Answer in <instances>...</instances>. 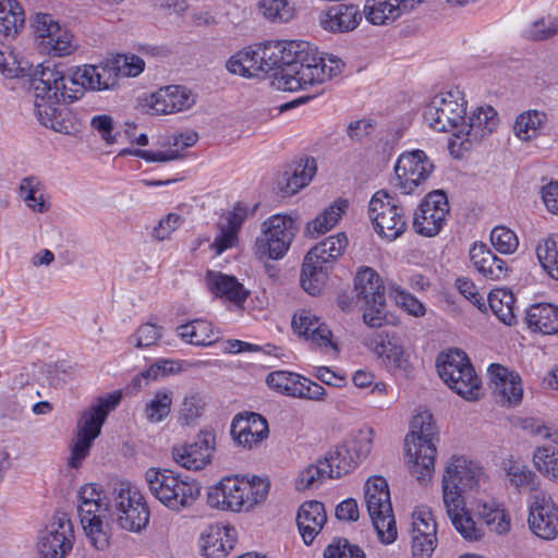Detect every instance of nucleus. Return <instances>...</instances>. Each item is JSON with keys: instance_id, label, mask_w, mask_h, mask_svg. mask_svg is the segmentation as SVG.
<instances>
[{"instance_id": "obj_1", "label": "nucleus", "mask_w": 558, "mask_h": 558, "mask_svg": "<svg viewBox=\"0 0 558 558\" xmlns=\"http://www.w3.org/2000/svg\"><path fill=\"white\" fill-rule=\"evenodd\" d=\"M486 475L478 462L454 454L445 465L441 476V497L447 515L456 531L466 541H480L485 532L466 509L463 493L476 490Z\"/></svg>"}, {"instance_id": "obj_2", "label": "nucleus", "mask_w": 558, "mask_h": 558, "mask_svg": "<svg viewBox=\"0 0 558 558\" xmlns=\"http://www.w3.org/2000/svg\"><path fill=\"white\" fill-rule=\"evenodd\" d=\"M34 106L41 125L54 132L73 135L80 131L74 113L62 102H73L78 95L73 93L69 74L54 64H38L31 78Z\"/></svg>"}, {"instance_id": "obj_3", "label": "nucleus", "mask_w": 558, "mask_h": 558, "mask_svg": "<svg viewBox=\"0 0 558 558\" xmlns=\"http://www.w3.org/2000/svg\"><path fill=\"white\" fill-rule=\"evenodd\" d=\"M270 486L267 476L227 475L208 487L206 502L219 511L250 513L267 500Z\"/></svg>"}, {"instance_id": "obj_4", "label": "nucleus", "mask_w": 558, "mask_h": 558, "mask_svg": "<svg viewBox=\"0 0 558 558\" xmlns=\"http://www.w3.org/2000/svg\"><path fill=\"white\" fill-rule=\"evenodd\" d=\"M144 480L151 496L175 513L192 508L201 497L198 481L169 469L149 468Z\"/></svg>"}, {"instance_id": "obj_5", "label": "nucleus", "mask_w": 558, "mask_h": 558, "mask_svg": "<svg viewBox=\"0 0 558 558\" xmlns=\"http://www.w3.org/2000/svg\"><path fill=\"white\" fill-rule=\"evenodd\" d=\"M33 43L37 51L51 58H66L80 48V41L68 23L48 12L29 17Z\"/></svg>"}, {"instance_id": "obj_6", "label": "nucleus", "mask_w": 558, "mask_h": 558, "mask_svg": "<svg viewBox=\"0 0 558 558\" xmlns=\"http://www.w3.org/2000/svg\"><path fill=\"white\" fill-rule=\"evenodd\" d=\"M342 66V61L335 56L312 57L308 62H294L276 70L272 84L284 92L305 90L337 76Z\"/></svg>"}, {"instance_id": "obj_7", "label": "nucleus", "mask_w": 558, "mask_h": 558, "mask_svg": "<svg viewBox=\"0 0 558 558\" xmlns=\"http://www.w3.org/2000/svg\"><path fill=\"white\" fill-rule=\"evenodd\" d=\"M436 366L444 383L466 401L478 400L482 383L468 355L459 349H450L437 356Z\"/></svg>"}, {"instance_id": "obj_8", "label": "nucleus", "mask_w": 558, "mask_h": 558, "mask_svg": "<svg viewBox=\"0 0 558 558\" xmlns=\"http://www.w3.org/2000/svg\"><path fill=\"white\" fill-rule=\"evenodd\" d=\"M364 502L376 531L384 545H390L398 537L388 482L380 475L368 477L364 484Z\"/></svg>"}, {"instance_id": "obj_9", "label": "nucleus", "mask_w": 558, "mask_h": 558, "mask_svg": "<svg viewBox=\"0 0 558 558\" xmlns=\"http://www.w3.org/2000/svg\"><path fill=\"white\" fill-rule=\"evenodd\" d=\"M468 101L458 87L440 90L423 107V120L436 132L456 133L465 122Z\"/></svg>"}, {"instance_id": "obj_10", "label": "nucleus", "mask_w": 558, "mask_h": 558, "mask_svg": "<svg viewBox=\"0 0 558 558\" xmlns=\"http://www.w3.org/2000/svg\"><path fill=\"white\" fill-rule=\"evenodd\" d=\"M298 216L275 214L268 217L260 227L255 240L254 251L259 258L279 260L289 252L298 233Z\"/></svg>"}, {"instance_id": "obj_11", "label": "nucleus", "mask_w": 558, "mask_h": 558, "mask_svg": "<svg viewBox=\"0 0 558 558\" xmlns=\"http://www.w3.org/2000/svg\"><path fill=\"white\" fill-rule=\"evenodd\" d=\"M116 522L124 531L141 533L149 522V508L143 493L129 482L117 484L111 494Z\"/></svg>"}, {"instance_id": "obj_12", "label": "nucleus", "mask_w": 558, "mask_h": 558, "mask_svg": "<svg viewBox=\"0 0 558 558\" xmlns=\"http://www.w3.org/2000/svg\"><path fill=\"white\" fill-rule=\"evenodd\" d=\"M499 125L497 111L490 106L476 107L465 114V122L451 135L449 151L454 158H461L484 137L490 135Z\"/></svg>"}, {"instance_id": "obj_13", "label": "nucleus", "mask_w": 558, "mask_h": 558, "mask_svg": "<svg viewBox=\"0 0 558 558\" xmlns=\"http://www.w3.org/2000/svg\"><path fill=\"white\" fill-rule=\"evenodd\" d=\"M354 290L362 302L364 323L369 327H380L386 319V300L378 272L371 267H361L354 277Z\"/></svg>"}, {"instance_id": "obj_14", "label": "nucleus", "mask_w": 558, "mask_h": 558, "mask_svg": "<svg viewBox=\"0 0 558 558\" xmlns=\"http://www.w3.org/2000/svg\"><path fill=\"white\" fill-rule=\"evenodd\" d=\"M75 543L71 519L62 512L54 513L38 531L35 550L39 558H66Z\"/></svg>"}, {"instance_id": "obj_15", "label": "nucleus", "mask_w": 558, "mask_h": 558, "mask_svg": "<svg viewBox=\"0 0 558 558\" xmlns=\"http://www.w3.org/2000/svg\"><path fill=\"white\" fill-rule=\"evenodd\" d=\"M197 95L184 85H166L138 97L142 112L150 116H169L194 107Z\"/></svg>"}, {"instance_id": "obj_16", "label": "nucleus", "mask_w": 558, "mask_h": 558, "mask_svg": "<svg viewBox=\"0 0 558 558\" xmlns=\"http://www.w3.org/2000/svg\"><path fill=\"white\" fill-rule=\"evenodd\" d=\"M368 216L376 233L383 239L393 241L405 231L404 211L386 191H377L373 195Z\"/></svg>"}, {"instance_id": "obj_17", "label": "nucleus", "mask_w": 558, "mask_h": 558, "mask_svg": "<svg viewBox=\"0 0 558 558\" xmlns=\"http://www.w3.org/2000/svg\"><path fill=\"white\" fill-rule=\"evenodd\" d=\"M527 525L541 539L558 537V498L547 490H537L527 500Z\"/></svg>"}, {"instance_id": "obj_18", "label": "nucleus", "mask_w": 558, "mask_h": 558, "mask_svg": "<svg viewBox=\"0 0 558 558\" xmlns=\"http://www.w3.org/2000/svg\"><path fill=\"white\" fill-rule=\"evenodd\" d=\"M265 383L270 390L293 399L324 402L327 398V390L320 384L291 371L270 372Z\"/></svg>"}, {"instance_id": "obj_19", "label": "nucleus", "mask_w": 558, "mask_h": 558, "mask_svg": "<svg viewBox=\"0 0 558 558\" xmlns=\"http://www.w3.org/2000/svg\"><path fill=\"white\" fill-rule=\"evenodd\" d=\"M435 169L434 162L421 149L402 153L395 165L396 186L402 194H412L426 182Z\"/></svg>"}, {"instance_id": "obj_20", "label": "nucleus", "mask_w": 558, "mask_h": 558, "mask_svg": "<svg viewBox=\"0 0 558 558\" xmlns=\"http://www.w3.org/2000/svg\"><path fill=\"white\" fill-rule=\"evenodd\" d=\"M293 333L325 353H338L339 347L328 325L310 308H299L291 319Z\"/></svg>"}, {"instance_id": "obj_21", "label": "nucleus", "mask_w": 558, "mask_h": 558, "mask_svg": "<svg viewBox=\"0 0 558 558\" xmlns=\"http://www.w3.org/2000/svg\"><path fill=\"white\" fill-rule=\"evenodd\" d=\"M215 451V433L202 430L192 441L175 445L172 448V458L183 469L201 471L211 463Z\"/></svg>"}, {"instance_id": "obj_22", "label": "nucleus", "mask_w": 558, "mask_h": 558, "mask_svg": "<svg viewBox=\"0 0 558 558\" xmlns=\"http://www.w3.org/2000/svg\"><path fill=\"white\" fill-rule=\"evenodd\" d=\"M448 214L446 194L442 191L430 192L414 213L413 228L421 235L435 236L445 226Z\"/></svg>"}, {"instance_id": "obj_23", "label": "nucleus", "mask_w": 558, "mask_h": 558, "mask_svg": "<svg viewBox=\"0 0 558 558\" xmlns=\"http://www.w3.org/2000/svg\"><path fill=\"white\" fill-rule=\"evenodd\" d=\"M69 82L78 98L84 90H107L117 85V73L110 61L98 64H84L69 70Z\"/></svg>"}, {"instance_id": "obj_24", "label": "nucleus", "mask_w": 558, "mask_h": 558, "mask_svg": "<svg viewBox=\"0 0 558 558\" xmlns=\"http://www.w3.org/2000/svg\"><path fill=\"white\" fill-rule=\"evenodd\" d=\"M437 524L427 506H417L411 517V550L413 558H430L437 544Z\"/></svg>"}, {"instance_id": "obj_25", "label": "nucleus", "mask_w": 558, "mask_h": 558, "mask_svg": "<svg viewBox=\"0 0 558 558\" xmlns=\"http://www.w3.org/2000/svg\"><path fill=\"white\" fill-rule=\"evenodd\" d=\"M365 344L390 369L402 374L411 371L410 353L404 350L396 332H376L365 340Z\"/></svg>"}, {"instance_id": "obj_26", "label": "nucleus", "mask_w": 558, "mask_h": 558, "mask_svg": "<svg viewBox=\"0 0 558 558\" xmlns=\"http://www.w3.org/2000/svg\"><path fill=\"white\" fill-rule=\"evenodd\" d=\"M230 435L236 447L243 450H252L268 438V423L258 413H240L231 422Z\"/></svg>"}, {"instance_id": "obj_27", "label": "nucleus", "mask_w": 558, "mask_h": 558, "mask_svg": "<svg viewBox=\"0 0 558 558\" xmlns=\"http://www.w3.org/2000/svg\"><path fill=\"white\" fill-rule=\"evenodd\" d=\"M426 0H365L362 16L372 25H390L415 11Z\"/></svg>"}, {"instance_id": "obj_28", "label": "nucleus", "mask_w": 558, "mask_h": 558, "mask_svg": "<svg viewBox=\"0 0 558 558\" xmlns=\"http://www.w3.org/2000/svg\"><path fill=\"white\" fill-rule=\"evenodd\" d=\"M437 441L404 439L405 463L410 473L418 481H428L435 470Z\"/></svg>"}, {"instance_id": "obj_29", "label": "nucleus", "mask_w": 558, "mask_h": 558, "mask_svg": "<svg viewBox=\"0 0 558 558\" xmlns=\"http://www.w3.org/2000/svg\"><path fill=\"white\" fill-rule=\"evenodd\" d=\"M362 12L352 3H339L323 9L317 16L318 25L329 34H348L362 22Z\"/></svg>"}, {"instance_id": "obj_30", "label": "nucleus", "mask_w": 558, "mask_h": 558, "mask_svg": "<svg viewBox=\"0 0 558 558\" xmlns=\"http://www.w3.org/2000/svg\"><path fill=\"white\" fill-rule=\"evenodd\" d=\"M122 395L114 391L98 398L89 408L82 412L77 422V435L96 439L108 414L120 403Z\"/></svg>"}, {"instance_id": "obj_31", "label": "nucleus", "mask_w": 558, "mask_h": 558, "mask_svg": "<svg viewBox=\"0 0 558 558\" xmlns=\"http://www.w3.org/2000/svg\"><path fill=\"white\" fill-rule=\"evenodd\" d=\"M487 373L499 402L508 405H517L521 402L523 385L518 373L500 364H492Z\"/></svg>"}, {"instance_id": "obj_32", "label": "nucleus", "mask_w": 558, "mask_h": 558, "mask_svg": "<svg viewBox=\"0 0 558 558\" xmlns=\"http://www.w3.org/2000/svg\"><path fill=\"white\" fill-rule=\"evenodd\" d=\"M228 71L243 77H258L271 71L264 45H253L232 54L226 64Z\"/></svg>"}, {"instance_id": "obj_33", "label": "nucleus", "mask_w": 558, "mask_h": 558, "mask_svg": "<svg viewBox=\"0 0 558 558\" xmlns=\"http://www.w3.org/2000/svg\"><path fill=\"white\" fill-rule=\"evenodd\" d=\"M308 43L302 40H277L264 44V56L268 59L271 71L288 66L294 62H308Z\"/></svg>"}, {"instance_id": "obj_34", "label": "nucleus", "mask_w": 558, "mask_h": 558, "mask_svg": "<svg viewBox=\"0 0 558 558\" xmlns=\"http://www.w3.org/2000/svg\"><path fill=\"white\" fill-rule=\"evenodd\" d=\"M472 511L492 533L506 535L511 531V515L502 501L481 498L474 501Z\"/></svg>"}, {"instance_id": "obj_35", "label": "nucleus", "mask_w": 558, "mask_h": 558, "mask_svg": "<svg viewBox=\"0 0 558 558\" xmlns=\"http://www.w3.org/2000/svg\"><path fill=\"white\" fill-rule=\"evenodd\" d=\"M238 532L229 524L209 525L201 535L203 554L208 558H223L234 547Z\"/></svg>"}, {"instance_id": "obj_36", "label": "nucleus", "mask_w": 558, "mask_h": 558, "mask_svg": "<svg viewBox=\"0 0 558 558\" xmlns=\"http://www.w3.org/2000/svg\"><path fill=\"white\" fill-rule=\"evenodd\" d=\"M208 291L223 302L242 306L250 292L239 280L231 275L209 270L205 277Z\"/></svg>"}, {"instance_id": "obj_37", "label": "nucleus", "mask_w": 558, "mask_h": 558, "mask_svg": "<svg viewBox=\"0 0 558 558\" xmlns=\"http://www.w3.org/2000/svg\"><path fill=\"white\" fill-rule=\"evenodd\" d=\"M250 213L251 209L247 205L238 203L232 210L223 216V220L219 225V233L211 243L217 255L236 245L238 233Z\"/></svg>"}, {"instance_id": "obj_38", "label": "nucleus", "mask_w": 558, "mask_h": 558, "mask_svg": "<svg viewBox=\"0 0 558 558\" xmlns=\"http://www.w3.org/2000/svg\"><path fill=\"white\" fill-rule=\"evenodd\" d=\"M473 267L486 279L500 281L508 277L507 263L494 254L484 243H474L470 248Z\"/></svg>"}, {"instance_id": "obj_39", "label": "nucleus", "mask_w": 558, "mask_h": 558, "mask_svg": "<svg viewBox=\"0 0 558 558\" xmlns=\"http://www.w3.org/2000/svg\"><path fill=\"white\" fill-rule=\"evenodd\" d=\"M87 543L97 551H107L111 545L112 529L109 513L80 518Z\"/></svg>"}, {"instance_id": "obj_40", "label": "nucleus", "mask_w": 558, "mask_h": 558, "mask_svg": "<svg viewBox=\"0 0 558 558\" xmlns=\"http://www.w3.org/2000/svg\"><path fill=\"white\" fill-rule=\"evenodd\" d=\"M326 519L325 507L319 501H307L300 507L296 523L305 544L314 541L326 523Z\"/></svg>"}, {"instance_id": "obj_41", "label": "nucleus", "mask_w": 558, "mask_h": 558, "mask_svg": "<svg viewBox=\"0 0 558 558\" xmlns=\"http://www.w3.org/2000/svg\"><path fill=\"white\" fill-rule=\"evenodd\" d=\"M77 510L80 518L93 514L109 513L110 501L100 484H84L77 493Z\"/></svg>"}, {"instance_id": "obj_42", "label": "nucleus", "mask_w": 558, "mask_h": 558, "mask_svg": "<svg viewBox=\"0 0 558 558\" xmlns=\"http://www.w3.org/2000/svg\"><path fill=\"white\" fill-rule=\"evenodd\" d=\"M547 123L548 117L545 111L530 109L515 117L512 132L520 142L530 143L543 134Z\"/></svg>"}, {"instance_id": "obj_43", "label": "nucleus", "mask_w": 558, "mask_h": 558, "mask_svg": "<svg viewBox=\"0 0 558 558\" xmlns=\"http://www.w3.org/2000/svg\"><path fill=\"white\" fill-rule=\"evenodd\" d=\"M19 197L34 214H45L51 207L50 196L44 183L37 177H25L19 185Z\"/></svg>"}, {"instance_id": "obj_44", "label": "nucleus", "mask_w": 558, "mask_h": 558, "mask_svg": "<svg viewBox=\"0 0 558 558\" xmlns=\"http://www.w3.org/2000/svg\"><path fill=\"white\" fill-rule=\"evenodd\" d=\"M347 246L348 238L345 233L340 232L317 243L307 252L305 258L331 269L337 259L343 255Z\"/></svg>"}, {"instance_id": "obj_45", "label": "nucleus", "mask_w": 558, "mask_h": 558, "mask_svg": "<svg viewBox=\"0 0 558 558\" xmlns=\"http://www.w3.org/2000/svg\"><path fill=\"white\" fill-rule=\"evenodd\" d=\"M527 327L542 335L558 332V306L551 303H536L526 310Z\"/></svg>"}, {"instance_id": "obj_46", "label": "nucleus", "mask_w": 558, "mask_h": 558, "mask_svg": "<svg viewBox=\"0 0 558 558\" xmlns=\"http://www.w3.org/2000/svg\"><path fill=\"white\" fill-rule=\"evenodd\" d=\"M348 209V201L339 198L324 208L314 219L308 221L305 233L310 238H318L333 229Z\"/></svg>"}, {"instance_id": "obj_47", "label": "nucleus", "mask_w": 558, "mask_h": 558, "mask_svg": "<svg viewBox=\"0 0 558 558\" xmlns=\"http://www.w3.org/2000/svg\"><path fill=\"white\" fill-rule=\"evenodd\" d=\"M177 335L186 343L198 347H209L220 338L219 329L210 322L194 319L177 328Z\"/></svg>"}, {"instance_id": "obj_48", "label": "nucleus", "mask_w": 558, "mask_h": 558, "mask_svg": "<svg viewBox=\"0 0 558 558\" xmlns=\"http://www.w3.org/2000/svg\"><path fill=\"white\" fill-rule=\"evenodd\" d=\"M319 463L326 465L329 478H340L352 473L360 465L343 442L331 447Z\"/></svg>"}, {"instance_id": "obj_49", "label": "nucleus", "mask_w": 558, "mask_h": 558, "mask_svg": "<svg viewBox=\"0 0 558 558\" xmlns=\"http://www.w3.org/2000/svg\"><path fill=\"white\" fill-rule=\"evenodd\" d=\"M501 470L508 484L517 492L534 489L536 475L521 459L513 456L505 458L501 462Z\"/></svg>"}, {"instance_id": "obj_50", "label": "nucleus", "mask_w": 558, "mask_h": 558, "mask_svg": "<svg viewBox=\"0 0 558 558\" xmlns=\"http://www.w3.org/2000/svg\"><path fill=\"white\" fill-rule=\"evenodd\" d=\"M25 25V12L17 0H0V34L14 38Z\"/></svg>"}, {"instance_id": "obj_51", "label": "nucleus", "mask_w": 558, "mask_h": 558, "mask_svg": "<svg viewBox=\"0 0 558 558\" xmlns=\"http://www.w3.org/2000/svg\"><path fill=\"white\" fill-rule=\"evenodd\" d=\"M172 390L162 388L154 391L144 402V417L151 424L161 423L169 416L172 408Z\"/></svg>"}, {"instance_id": "obj_52", "label": "nucleus", "mask_w": 558, "mask_h": 558, "mask_svg": "<svg viewBox=\"0 0 558 558\" xmlns=\"http://www.w3.org/2000/svg\"><path fill=\"white\" fill-rule=\"evenodd\" d=\"M489 310L497 319L506 326H512L517 323L514 295L507 289H494L487 295Z\"/></svg>"}, {"instance_id": "obj_53", "label": "nucleus", "mask_w": 558, "mask_h": 558, "mask_svg": "<svg viewBox=\"0 0 558 558\" xmlns=\"http://www.w3.org/2000/svg\"><path fill=\"white\" fill-rule=\"evenodd\" d=\"M558 34V11L544 14L524 26L521 36L531 41H546Z\"/></svg>"}, {"instance_id": "obj_54", "label": "nucleus", "mask_w": 558, "mask_h": 558, "mask_svg": "<svg viewBox=\"0 0 558 558\" xmlns=\"http://www.w3.org/2000/svg\"><path fill=\"white\" fill-rule=\"evenodd\" d=\"M330 268L304 257L300 282L303 290L311 295H318L325 288Z\"/></svg>"}, {"instance_id": "obj_55", "label": "nucleus", "mask_w": 558, "mask_h": 558, "mask_svg": "<svg viewBox=\"0 0 558 558\" xmlns=\"http://www.w3.org/2000/svg\"><path fill=\"white\" fill-rule=\"evenodd\" d=\"M257 14L274 24L288 23L295 15L294 4L290 0H258Z\"/></svg>"}, {"instance_id": "obj_56", "label": "nucleus", "mask_w": 558, "mask_h": 558, "mask_svg": "<svg viewBox=\"0 0 558 558\" xmlns=\"http://www.w3.org/2000/svg\"><path fill=\"white\" fill-rule=\"evenodd\" d=\"M375 430L364 425L353 430L342 442L361 464L371 454L374 447Z\"/></svg>"}, {"instance_id": "obj_57", "label": "nucleus", "mask_w": 558, "mask_h": 558, "mask_svg": "<svg viewBox=\"0 0 558 558\" xmlns=\"http://www.w3.org/2000/svg\"><path fill=\"white\" fill-rule=\"evenodd\" d=\"M316 170L317 166L314 158L301 159L294 165L291 173L286 172L287 179L283 193L286 195H292L308 185Z\"/></svg>"}, {"instance_id": "obj_58", "label": "nucleus", "mask_w": 558, "mask_h": 558, "mask_svg": "<svg viewBox=\"0 0 558 558\" xmlns=\"http://www.w3.org/2000/svg\"><path fill=\"white\" fill-rule=\"evenodd\" d=\"M405 438L432 441L438 440L437 427L428 411L422 410L413 415L410 424V432L407 434Z\"/></svg>"}, {"instance_id": "obj_59", "label": "nucleus", "mask_w": 558, "mask_h": 558, "mask_svg": "<svg viewBox=\"0 0 558 558\" xmlns=\"http://www.w3.org/2000/svg\"><path fill=\"white\" fill-rule=\"evenodd\" d=\"M536 256L548 276L558 280V235L549 236L538 242Z\"/></svg>"}, {"instance_id": "obj_60", "label": "nucleus", "mask_w": 558, "mask_h": 558, "mask_svg": "<svg viewBox=\"0 0 558 558\" xmlns=\"http://www.w3.org/2000/svg\"><path fill=\"white\" fill-rule=\"evenodd\" d=\"M534 469L544 477L553 481L558 471V450L550 446H538L532 454Z\"/></svg>"}, {"instance_id": "obj_61", "label": "nucleus", "mask_w": 558, "mask_h": 558, "mask_svg": "<svg viewBox=\"0 0 558 558\" xmlns=\"http://www.w3.org/2000/svg\"><path fill=\"white\" fill-rule=\"evenodd\" d=\"M388 293L395 303L409 315L413 317H423L426 314L425 305L399 284L389 282Z\"/></svg>"}, {"instance_id": "obj_62", "label": "nucleus", "mask_w": 558, "mask_h": 558, "mask_svg": "<svg viewBox=\"0 0 558 558\" xmlns=\"http://www.w3.org/2000/svg\"><path fill=\"white\" fill-rule=\"evenodd\" d=\"M489 239L493 247L504 255L514 254L520 245L515 231L504 225L494 227Z\"/></svg>"}, {"instance_id": "obj_63", "label": "nucleus", "mask_w": 558, "mask_h": 558, "mask_svg": "<svg viewBox=\"0 0 558 558\" xmlns=\"http://www.w3.org/2000/svg\"><path fill=\"white\" fill-rule=\"evenodd\" d=\"M324 463H310L302 468L294 480L295 489L299 492L318 487L325 476H328L327 468H322Z\"/></svg>"}, {"instance_id": "obj_64", "label": "nucleus", "mask_w": 558, "mask_h": 558, "mask_svg": "<svg viewBox=\"0 0 558 558\" xmlns=\"http://www.w3.org/2000/svg\"><path fill=\"white\" fill-rule=\"evenodd\" d=\"M25 71L26 62H23L11 46L0 43V75L19 77Z\"/></svg>"}]
</instances>
